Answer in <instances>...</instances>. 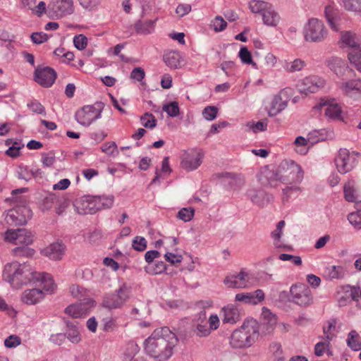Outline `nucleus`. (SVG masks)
Masks as SVG:
<instances>
[{
  "instance_id": "c9c22d12",
  "label": "nucleus",
  "mask_w": 361,
  "mask_h": 361,
  "mask_svg": "<svg viewBox=\"0 0 361 361\" xmlns=\"http://www.w3.org/2000/svg\"><path fill=\"white\" fill-rule=\"evenodd\" d=\"M164 61L166 66L171 68H179L181 67V56L179 52L171 51L164 55Z\"/></svg>"
},
{
  "instance_id": "8fccbe9b",
  "label": "nucleus",
  "mask_w": 361,
  "mask_h": 361,
  "mask_svg": "<svg viewBox=\"0 0 361 361\" xmlns=\"http://www.w3.org/2000/svg\"><path fill=\"white\" fill-rule=\"evenodd\" d=\"M300 191L298 186H287L282 191V201L283 203L288 202L293 195H298Z\"/></svg>"
},
{
  "instance_id": "9b49d317",
  "label": "nucleus",
  "mask_w": 361,
  "mask_h": 361,
  "mask_svg": "<svg viewBox=\"0 0 361 361\" xmlns=\"http://www.w3.org/2000/svg\"><path fill=\"white\" fill-rule=\"evenodd\" d=\"M290 294L293 301L299 305H308L312 301V293L310 288L303 283L292 286Z\"/></svg>"
},
{
  "instance_id": "4d7b16f0",
  "label": "nucleus",
  "mask_w": 361,
  "mask_h": 361,
  "mask_svg": "<svg viewBox=\"0 0 361 361\" xmlns=\"http://www.w3.org/2000/svg\"><path fill=\"white\" fill-rule=\"evenodd\" d=\"M218 109L214 106H208L202 111L204 118L207 121H213L216 118Z\"/></svg>"
},
{
  "instance_id": "dca6fc26",
  "label": "nucleus",
  "mask_w": 361,
  "mask_h": 361,
  "mask_svg": "<svg viewBox=\"0 0 361 361\" xmlns=\"http://www.w3.org/2000/svg\"><path fill=\"white\" fill-rule=\"evenodd\" d=\"M355 159L346 149H341L335 159V164L339 173H346L354 167Z\"/></svg>"
},
{
  "instance_id": "423d86ee",
  "label": "nucleus",
  "mask_w": 361,
  "mask_h": 361,
  "mask_svg": "<svg viewBox=\"0 0 361 361\" xmlns=\"http://www.w3.org/2000/svg\"><path fill=\"white\" fill-rule=\"evenodd\" d=\"M130 287L123 283L115 293L107 295L102 301V305L109 310L121 307L129 298Z\"/></svg>"
},
{
  "instance_id": "2f4dec72",
  "label": "nucleus",
  "mask_w": 361,
  "mask_h": 361,
  "mask_svg": "<svg viewBox=\"0 0 361 361\" xmlns=\"http://www.w3.org/2000/svg\"><path fill=\"white\" fill-rule=\"evenodd\" d=\"M262 16L264 23L267 26L276 27L280 21L279 15L275 11L271 4L262 13Z\"/></svg>"
},
{
  "instance_id": "de8ad7c7",
  "label": "nucleus",
  "mask_w": 361,
  "mask_h": 361,
  "mask_svg": "<svg viewBox=\"0 0 361 361\" xmlns=\"http://www.w3.org/2000/svg\"><path fill=\"white\" fill-rule=\"evenodd\" d=\"M145 270L152 275L159 274L166 270V264L164 262H157L154 264H149Z\"/></svg>"
},
{
  "instance_id": "7ed1b4c3",
  "label": "nucleus",
  "mask_w": 361,
  "mask_h": 361,
  "mask_svg": "<svg viewBox=\"0 0 361 361\" xmlns=\"http://www.w3.org/2000/svg\"><path fill=\"white\" fill-rule=\"evenodd\" d=\"M177 343L176 334L164 326L153 331L145 342V350L157 360L165 361L172 355V350Z\"/></svg>"
},
{
  "instance_id": "e2e57ef3",
  "label": "nucleus",
  "mask_w": 361,
  "mask_h": 361,
  "mask_svg": "<svg viewBox=\"0 0 361 361\" xmlns=\"http://www.w3.org/2000/svg\"><path fill=\"white\" fill-rule=\"evenodd\" d=\"M296 146V152L301 154H305L307 152L306 146L307 145V141L303 137L299 136L296 137L294 142Z\"/></svg>"
},
{
  "instance_id": "bf43d9fd",
  "label": "nucleus",
  "mask_w": 361,
  "mask_h": 361,
  "mask_svg": "<svg viewBox=\"0 0 361 361\" xmlns=\"http://www.w3.org/2000/svg\"><path fill=\"white\" fill-rule=\"evenodd\" d=\"M132 246L137 251H144L147 248V240L143 237L136 236L133 240Z\"/></svg>"
},
{
  "instance_id": "09e8293b",
  "label": "nucleus",
  "mask_w": 361,
  "mask_h": 361,
  "mask_svg": "<svg viewBox=\"0 0 361 361\" xmlns=\"http://www.w3.org/2000/svg\"><path fill=\"white\" fill-rule=\"evenodd\" d=\"M348 59L350 63L354 65L356 69L361 72V47L357 51L355 50L351 51L348 54Z\"/></svg>"
},
{
  "instance_id": "0eeeda50",
  "label": "nucleus",
  "mask_w": 361,
  "mask_h": 361,
  "mask_svg": "<svg viewBox=\"0 0 361 361\" xmlns=\"http://www.w3.org/2000/svg\"><path fill=\"white\" fill-rule=\"evenodd\" d=\"M180 167L186 171L197 169L202 163L204 153L197 149L185 151L181 155Z\"/></svg>"
},
{
  "instance_id": "1a4fd4ad",
  "label": "nucleus",
  "mask_w": 361,
  "mask_h": 361,
  "mask_svg": "<svg viewBox=\"0 0 361 361\" xmlns=\"http://www.w3.org/2000/svg\"><path fill=\"white\" fill-rule=\"evenodd\" d=\"M5 240L15 245L27 246L32 243L33 236L25 228L8 229L5 233Z\"/></svg>"
},
{
  "instance_id": "3c124183",
  "label": "nucleus",
  "mask_w": 361,
  "mask_h": 361,
  "mask_svg": "<svg viewBox=\"0 0 361 361\" xmlns=\"http://www.w3.org/2000/svg\"><path fill=\"white\" fill-rule=\"evenodd\" d=\"M348 220L355 228L361 229V209L350 213L348 215Z\"/></svg>"
},
{
  "instance_id": "c03bdc74",
  "label": "nucleus",
  "mask_w": 361,
  "mask_h": 361,
  "mask_svg": "<svg viewBox=\"0 0 361 361\" xmlns=\"http://www.w3.org/2000/svg\"><path fill=\"white\" fill-rule=\"evenodd\" d=\"M96 199L98 206V211L111 207L114 202V197L112 195L96 196Z\"/></svg>"
},
{
  "instance_id": "5fc2aeb1",
  "label": "nucleus",
  "mask_w": 361,
  "mask_h": 361,
  "mask_svg": "<svg viewBox=\"0 0 361 361\" xmlns=\"http://www.w3.org/2000/svg\"><path fill=\"white\" fill-rule=\"evenodd\" d=\"M142 125L145 128H153L157 125V120L155 117L149 113H145L141 116Z\"/></svg>"
},
{
  "instance_id": "603ef678",
  "label": "nucleus",
  "mask_w": 361,
  "mask_h": 361,
  "mask_svg": "<svg viewBox=\"0 0 361 361\" xmlns=\"http://www.w3.org/2000/svg\"><path fill=\"white\" fill-rule=\"evenodd\" d=\"M239 57L243 63L251 64L254 68H257V64L252 61V55L247 47H243L240 49L239 51Z\"/></svg>"
},
{
  "instance_id": "39448f33",
  "label": "nucleus",
  "mask_w": 361,
  "mask_h": 361,
  "mask_svg": "<svg viewBox=\"0 0 361 361\" xmlns=\"http://www.w3.org/2000/svg\"><path fill=\"white\" fill-rule=\"evenodd\" d=\"M328 31L324 23L317 18H311L304 27V38L310 42H321L327 37Z\"/></svg>"
},
{
  "instance_id": "6e6552de",
  "label": "nucleus",
  "mask_w": 361,
  "mask_h": 361,
  "mask_svg": "<svg viewBox=\"0 0 361 361\" xmlns=\"http://www.w3.org/2000/svg\"><path fill=\"white\" fill-rule=\"evenodd\" d=\"M102 109L93 105L84 106L75 113L76 121L83 126H89L101 116Z\"/></svg>"
},
{
  "instance_id": "20e7f679",
  "label": "nucleus",
  "mask_w": 361,
  "mask_h": 361,
  "mask_svg": "<svg viewBox=\"0 0 361 361\" xmlns=\"http://www.w3.org/2000/svg\"><path fill=\"white\" fill-rule=\"evenodd\" d=\"M259 324L255 319H247L243 325L233 331L230 338V344L234 348L251 346L258 338Z\"/></svg>"
},
{
  "instance_id": "aec40b11",
  "label": "nucleus",
  "mask_w": 361,
  "mask_h": 361,
  "mask_svg": "<svg viewBox=\"0 0 361 361\" xmlns=\"http://www.w3.org/2000/svg\"><path fill=\"white\" fill-rule=\"evenodd\" d=\"M326 66L338 78H343L353 72L346 62L338 57H331L326 61Z\"/></svg>"
},
{
  "instance_id": "a18cd8bd",
  "label": "nucleus",
  "mask_w": 361,
  "mask_h": 361,
  "mask_svg": "<svg viewBox=\"0 0 361 361\" xmlns=\"http://www.w3.org/2000/svg\"><path fill=\"white\" fill-rule=\"evenodd\" d=\"M67 326V338L73 343H79L81 340V337L78 328L73 324H68Z\"/></svg>"
},
{
  "instance_id": "412c9836",
  "label": "nucleus",
  "mask_w": 361,
  "mask_h": 361,
  "mask_svg": "<svg viewBox=\"0 0 361 361\" xmlns=\"http://www.w3.org/2000/svg\"><path fill=\"white\" fill-rule=\"evenodd\" d=\"M31 217L30 210L25 207H17L11 209L6 216L7 221L16 225H23Z\"/></svg>"
},
{
  "instance_id": "37998d69",
  "label": "nucleus",
  "mask_w": 361,
  "mask_h": 361,
  "mask_svg": "<svg viewBox=\"0 0 361 361\" xmlns=\"http://www.w3.org/2000/svg\"><path fill=\"white\" fill-rule=\"evenodd\" d=\"M269 5L270 4L266 1L252 0L249 3V8L252 13L262 15V13L265 11Z\"/></svg>"
},
{
  "instance_id": "a211bd4d",
  "label": "nucleus",
  "mask_w": 361,
  "mask_h": 361,
  "mask_svg": "<svg viewBox=\"0 0 361 361\" xmlns=\"http://www.w3.org/2000/svg\"><path fill=\"white\" fill-rule=\"evenodd\" d=\"M35 80L44 87H51L56 78V73L49 67H37L35 71Z\"/></svg>"
},
{
  "instance_id": "774afa93",
  "label": "nucleus",
  "mask_w": 361,
  "mask_h": 361,
  "mask_svg": "<svg viewBox=\"0 0 361 361\" xmlns=\"http://www.w3.org/2000/svg\"><path fill=\"white\" fill-rule=\"evenodd\" d=\"M212 25L216 32H220L226 27L227 23L222 17L216 16L212 21Z\"/></svg>"
},
{
  "instance_id": "f03ea898",
  "label": "nucleus",
  "mask_w": 361,
  "mask_h": 361,
  "mask_svg": "<svg viewBox=\"0 0 361 361\" xmlns=\"http://www.w3.org/2000/svg\"><path fill=\"white\" fill-rule=\"evenodd\" d=\"M304 172L300 165L292 160H283L276 170L266 166L261 169L258 179L264 185L278 187L279 183L288 185L300 183Z\"/></svg>"
},
{
  "instance_id": "5701e85b",
  "label": "nucleus",
  "mask_w": 361,
  "mask_h": 361,
  "mask_svg": "<svg viewBox=\"0 0 361 361\" xmlns=\"http://www.w3.org/2000/svg\"><path fill=\"white\" fill-rule=\"evenodd\" d=\"M76 207L79 214H94L98 211L96 196H83L76 202Z\"/></svg>"
},
{
  "instance_id": "ddd939ff",
  "label": "nucleus",
  "mask_w": 361,
  "mask_h": 361,
  "mask_svg": "<svg viewBox=\"0 0 361 361\" xmlns=\"http://www.w3.org/2000/svg\"><path fill=\"white\" fill-rule=\"evenodd\" d=\"M336 86L345 97L355 99L361 96V79L338 82Z\"/></svg>"
},
{
  "instance_id": "c756f323",
  "label": "nucleus",
  "mask_w": 361,
  "mask_h": 361,
  "mask_svg": "<svg viewBox=\"0 0 361 361\" xmlns=\"http://www.w3.org/2000/svg\"><path fill=\"white\" fill-rule=\"evenodd\" d=\"M283 92H281L279 95L274 97L271 107L268 110L269 116H274L283 111L287 106V101L283 99Z\"/></svg>"
},
{
  "instance_id": "c85d7f7f",
  "label": "nucleus",
  "mask_w": 361,
  "mask_h": 361,
  "mask_svg": "<svg viewBox=\"0 0 361 361\" xmlns=\"http://www.w3.org/2000/svg\"><path fill=\"white\" fill-rule=\"evenodd\" d=\"M324 16L331 28L338 31L340 20L338 11L332 5H328L324 8Z\"/></svg>"
},
{
  "instance_id": "052dcab7",
  "label": "nucleus",
  "mask_w": 361,
  "mask_h": 361,
  "mask_svg": "<svg viewBox=\"0 0 361 361\" xmlns=\"http://www.w3.org/2000/svg\"><path fill=\"white\" fill-rule=\"evenodd\" d=\"M228 178L230 179L229 184L234 188H239L244 185V179L243 177L235 174L228 173L226 174Z\"/></svg>"
},
{
  "instance_id": "4c0bfd02",
  "label": "nucleus",
  "mask_w": 361,
  "mask_h": 361,
  "mask_svg": "<svg viewBox=\"0 0 361 361\" xmlns=\"http://www.w3.org/2000/svg\"><path fill=\"white\" fill-rule=\"evenodd\" d=\"M349 288L350 292L348 290L346 291V293L344 295H341L338 298V303L340 307L345 306L352 300H357L358 290L356 288L352 287H349Z\"/></svg>"
},
{
  "instance_id": "864d4df0",
  "label": "nucleus",
  "mask_w": 361,
  "mask_h": 361,
  "mask_svg": "<svg viewBox=\"0 0 361 361\" xmlns=\"http://www.w3.org/2000/svg\"><path fill=\"white\" fill-rule=\"evenodd\" d=\"M163 111H166L171 117H176L180 113L178 104L176 102H171L164 105Z\"/></svg>"
},
{
  "instance_id": "cd10ccee",
  "label": "nucleus",
  "mask_w": 361,
  "mask_h": 361,
  "mask_svg": "<svg viewBox=\"0 0 361 361\" xmlns=\"http://www.w3.org/2000/svg\"><path fill=\"white\" fill-rule=\"evenodd\" d=\"M65 246L62 243H56L51 244L47 247L44 248L42 252V254L49 257L50 259L59 260L62 258L64 255Z\"/></svg>"
},
{
  "instance_id": "13d9d810",
  "label": "nucleus",
  "mask_w": 361,
  "mask_h": 361,
  "mask_svg": "<svg viewBox=\"0 0 361 361\" xmlns=\"http://www.w3.org/2000/svg\"><path fill=\"white\" fill-rule=\"evenodd\" d=\"M13 254L16 257H31L34 255L35 250L27 247H17L13 250Z\"/></svg>"
},
{
  "instance_id": "7c9ffc66",
  "label": "nucleus",
  "mask_w": 361,
  "mask_h": 361,
  "mask_svg": "<svg viewBox=\"0 0 361 361\" xmlns=\"http://www.w3.org/2000/svg\"><path fill=\"white\" fill-rule=\"evenodd\" d=\"M262 317L263 326L266 328V333L270 334L272 332L277 324L276 316L272 314L269 310L264 307L262 309Z\"/></svg>"
},
{
  "instance_id": "ea45409f",
  "label": "nucleus",
  "mask_w": 361,
  "mask_h": 361,
  "mask_svg": "<svg viewBox=\"0 0 361 361\" xmlns=\"http://www.w3.org/2000/svg\"><path fill=\"white\" fill-rule=\"evenodd\" d=\"M305 65V61L300 59H296L293 61L286 62L283 68L288 73H295L301 71Z\"/></svg>"
},
{
  "instance_id": "58836bf2",
  "label": "nucleus",
  "mask_w": 361,
  "mask_h": 361,
  "mask_svg": "<svg viewBox=\"0 0 361 361\" xmlns=\"http://www.w3.org/2000/svg\"><path fill=\"white\" fill-rule=\"evenodd\" d=\"M355 183L353 180H349L347 182L343 188L344 197L348 202H356L357 195L356 190L355 189Z\"/></svg>"
},
{
  "instance_id": "f704fd0d",
  "label": "nucleus",
  "mask_w": 361,
  "mask_h": 361,
  "mask_svg": "<svg viewBox=\"0 0 361 361\" xmlns=\"http://www.w3.org/2000/svg\"><path fill=\"white\" fill-rule=\"evenodd\" d=\"M345 275V269L342 266H330L326 267L324 271V276L327 279H342Z\"/></svg>"
},
{
  "instance_id": "2eb2a0df",
  "label": "nucleus",
  "mask_w": 361,
  "mask_h": 361,
  "mask_svg": "<svg viewBox=\"0 0 361 361\" xmlns=\"http://www.w3.org/2000/svg\"><path fill=\"white\" fill-rule=\"evenodd\" d=\"M68 202L65 199L54 194H49L43 199L40 208L44 212L55 208L56 213L61 214L68 207Z\"/></svg>"
},
{
  "instance_id": "338daca9",
  "label": "nucleus",
  "mask_w": 361,
  "mask_h": 361,
  "mask_svg": "<svg viewBox=\"0 0 361 361\" xmlns=\"http://www.w3.org/2000/svg\"><path fill=\"white\" fill-rule=\"evenodd\" d=\"M21 343V339L16 335H11L4 341V345L6 348H16Z\"/></svg>"
},
{
  "instance_id": "e433bc0d",
  "label": "nucleus",
  "mask_w": 361,
  "mask_h": 361,
  "mask_svg": "<svg viewBox=\"0 0 361 361\" xmlns=\"http://www.w3.org/2000/svg\"><path fill=\"white\" fill-rule=\"evenodd\" d=\"M139 351V347L134 341L128 342L123 348L122 357L123 361H131Z\"/></svg>"
},
{
  "instance_id": "393cba45",
  "label": "nucleus",
  "mask_w": 361,
  "mask_h": 361,
  "mask_svg": "<svg viewBox=\"0 0 361 361\" xmlns=\"http://www.w3.org/2000/svg\"><path fill=\"white\" fill-rule=\"evenodd\" d=\"M264 299V293L261 289L254 292L242 293L235 295V300L246 304L257 305Z\"/></svg>"
},
{
  "instance_id": "69168bd1",
  "label": "nucleus",
  "mask_w": 361,
  "mask_h": 361,
  "mask_svg": "<svg viewBox=\"0 0 361 361\" xmlns=\"http://www.w3.org/2000/svg\"><path fill=\"white\" fill-rule=\"evenodd\" d=\"M101 0H78L80 5L87 11L95 9L100 4Z\"/></svg>"
},
{
  "instance_id": "680f3d73",
  "label": "nucleus",
  "mask_w": 361,
  "mask_h": 361,
  "mask_svg": "<svg viewBox=\"0 0 361 361\" xmlns=\"http://www.w3.org/2000/svg\"><path fill=\"white\" fill-rule=\"evenodd\" d=\"M194 209L191 207H189V208H183L181 209L178 213V217L187 222V221H190L193 216H194Z\"/></svg>"
},
{
  "instance_id": "79ce46f5",
  "label": "nucleus",
  "mask_w": 361,
  "mask_h": 361,
  "mask_svg": "<svg viewBox=\"0 0 361 361\" xmlns=\"http://www.w3.org/2000/svg\"><path fill=\"white\" fill-rule=\"evenodd\" d=\"M348 345L354 350L361 349V340L359 334L355 331H351L347 339Z\"/></svg>"
},
{
  "instance_id": "4468645a",
  "label": "nucleus",
  "mask_w": 361,
  "mask_h": 361,
  "mask_svg": "<svg viewBox=\"0 0 361 361\" xmlns=\"http://www.w3.org/2000/svg\"><path fill=\"white\" fill-rule=\"evenodd\" d=\"M319 106L326 107L324 114L329 118L336 121H342L343 119L342 106L335 99H321Z\"/></svg>"
},
{
  "instance_id": "a878e982",
  "label": "nucleus",
  "mask_w": 361,
  "mask_h": 361,
  "mask_svg": "<svg viewBox=\"0 0 361 361\" xmlns=\"http://www.w3.org/2000/svg\"><path fill=\"white\" fill-rule=\"evenodd\" d=\"M250 200L257 206L263 207L273 199L272 196L262 190H251L248 192Z\"/></svg>"
},
{
  "instance_id": "bb28decb",
  "label": "nucleus",
  "mask_w": 361,
  "mask_h": 361,
  "mask_svg": "<svg viewBox=\"0 0 361 361\" xmlns=\"http://www.w3.org/2000/svg\"><path fill=\"white\" fill-rule=\"evenodd\" d=\"M341 47H350L352 51H357L360 49L361 44L356 35L350 31H344L341 33Z\"/></svg>"
},
{
  "instance_id": "f8f14e48",
  "label": "nucleus",
  "mask_w": 361,
  "mask_h": 361,
  "mask_svg": "<svg viewBox=\"0 0 361 361\" xmlns=\"http://www.w3.org/2000/svg\"><path fill=\"white\" fill-rule=\"evenodd\" d=\"M252 279L250 274L241 270L238 274L227 276L224 282L228 288H245L252 285Z\"/></svg>"
},
{
  "instance_id": "6e6d98bb",
  "label": "nucleus",
  "mask_w": 361,
  "mask_h": 361,
  "mask_svg": "<svg viewBox=\"0 0 361 361\" xmlns=\"http://www.w3.org/2000/svg\"><path fill=\"white\" fill-rule=\"evenodd\" d=\"M329 341H322L317 343L314 346V354L316 356H322L326 352H329Z\"/></svg>"
},
{
  "instance_id": "49530a36",
  "label": "nucleus",
  "mask_w": 361,
  "mask_h": 361,
  "mask_svg": "<svg viewBox=\"0 0 361 361\" xmlns=\"http://www.w3.org/2000/svg\"><path fill=\"white\" fill-rule=\"evenodd\" d=\"M70 292L71 295L73 297L77 298L80 302H83L85 298H89L87 297V293L86 290L79 286L78 285H72L70 287Z\"/></svg>"
},
{
  "instance_id": "6ab92c4d",
  "label": "nucleus",
  "mask_w": 361,
  "mask_h": 361,
  "mask_svg": "<svg viewBox=\"0 0 361 361\" xmlns=\"http://www.w3.org/2000/svg\"><path fill=\"white\" fill-rule=\"evenodd\" d=\"M94 301L90 298H85L83 302L72 304L65 309V313L73 318L84 317L93 307Z\"/></svg>"
},
{
  "instance_id": "f3484780",
  "label": "nucleus",
  "mask_w": 361,
  "mask_h": 361,
  "mask_svg": "<svg viewBox=\"0 0 361 361\" xmlns=\"http://www.w3.org/2000/svg\"><path fill=\"white\" fill-rule=\"evenodd\" d=\"M48 8L50 14L63 17L73 12V0H51Z\"/></svg>"
},
{
  "instance_id": "0e129e2a",
  "label": "nucleus",
  "mask_w": 361,
  "mask_h": 361,
  "mask_svg": "<svg viewBox=\"0 0 361 361\" xmlns=\"http://www.w3.org/2000/svg\"><path fill=\"white\" fill-rule=\"evenodd\" d=\"M74 46L79 50H83L87 45V38L83 35H78L73 38Z\"/></svg>"
},
{
  "instance_id": "72a5a7b5",
  "label": "nucleus",
  "mask_w": 361,
  "mask_h": 361,
  "mask_svg": "<svg viewBox=\"0 0 361 361\" xmlns=\"http://www.w3.org/2000/svg\"><path fill=\"white\" fill-rule=\"evenodd\" d=\"M224 323L235 324L240 320V313L238 310L233 305H228L223 308Z\"/></svg>"
},
{
  "instance_id": "a19ab883",
  "label": "nucleus",
  "mask_w": 361,
  "mask_h": 361,
  "mask_svg": "<svg viewBox=\"0 0 361 361\" xmlns=\"http://www.w3.org/2000/svg\"><path fill=\"white\" fill-rule=\"evenodd\" d=\"M343 8L349 12L361 14V0H341Z\"/></svg>"
},
{
  "instance_id": "473e14b6",
  "label": "nucleus",
  "mask_w": 361,
  "mask_h": 361,
  "mask_svg": "<svg viewBox=\"0 0 361 361\" xmlns=\"http://www.w3.org/2000/svg\"><path fill=\"white\" fill-rule=\"evenodd\" d=\"M156 21L157 18L154 20H140L135 23V30L137 33L140 35L149 34L154 31Z\"/></svg>"
},
{
  "instance_id": "f257e3e1",
  "label": "nucleus",
  "mask_w": 361,
  "mask_h": 361,
  "mask_svg": "<svg viewBox=\"0 0 361 361\" xmlns=\"http://www.w3.org/2000/svg\"><path fill=\"white\" fill-rule=\"evenodd\" d=\"M3 277L13 288L19 289L23 286L32 283L42 286L44 290L53 293L56 285L50 274L35 271L27 263L13 262L5 265Z\"/></svg>"
},
{
  "instance_id": "4be33fe9",
  "label": "nucleus",
  "mask_w": 361,
  "mask_h": 361,
  "mask_svg": "<svg viewBox=\"0 0 361 361\" xmlns=\"http://www.w3.org/2000/svg\"><path fill=\"white\" fill-rule=\"evenodd\" d=\"M37 288L25 290L21 296V300L23 303L29 305H35L43 300L45 293L42 286H35ZM48 293H49L48 292Z\"/></svg>"
},
{
  "instance_id": "b1692460",
  "label": "nucleus",
  "mask_w": 361,
  "mask_h": 361,
  "mask_svg": "<svg viewBox=\"0 0 361 361\" xmlns=\"http://www.w3.org/2000/svg\"><path fill=\"white\" fill-rule=\"evenodd\" d=\"M192 331L199 337H206L210 335L211 330L208 326L205 312L199 313L197 318L194 321Z\"/></svg>"
},
{
  "instance_id": "9d476101",
  "label": "nucleus",
  "mask_w": 361,
  "mask_h": 361,
  "mask_svg": "<svg viewBox=\"0 0 361 361\" xmlns=\"http://www.w3.org/2000/svg\"><path fill=\"white\" fill-rule=\"evenodd\" d=\"M326 84V80L317 75H310L304 78L300 84L301 92L306 94L315 93L323 89Z\"/></svg>"
}]
</instances>
